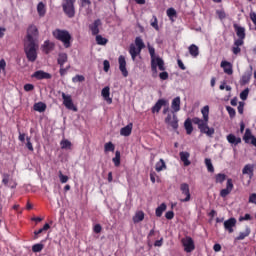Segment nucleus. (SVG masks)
<instances>
[{"mask_svg": "<svg viewBox=\"0 0 256 256\" xmlns=\"http://www.w3.org/2000/svg\"><path fill=\"white\" fill-rule=\"evenodd\" d=\"M203 119L199 117L187 118L184 122V129L187 135L193 133V124L197 125L200 133L207 135V137H213L215 135V128L209 127V105L204 106L201 109Z\"/></svg>", "mask_w": 256, "mask_h": 256, "instance_id": "nucleus-1", "label": "nucleus"}, {"mask_svg": "<svg viewBox=\"0 0 256 256\" xmlns=\"http://www.w3.org/2000/svg\"><path fill=\"white\" fill-rule=\"evenodd\" d=\"M52 35L54 39L63 43L65 49H69V47H71V41H73V37L69 31L57 28L52 32Z\"/></svg>", "mask_w": 256, "mask_h": 256, "instance_id": "nucleus-2", "label": "nucleus"}, {"mask_svg": "<svg viewBox=\"0 0 256 256\" xmlns=\"http://www.w3.org/2000/svg\"><path fill=\"white\" fill-rule=\"evenodd\" d=\"M148 51L151 57V69L153 73H157V67L159 71H165V62L160 57L155 56V48L148 44Z\"/></svg>", "mask_w": 256, "mask_h": 256, "instance_id": "nucleus-3", "label": "nucleus"}, {"mask_svg": "<svg viewBox=\"0 0 256 256\" xmlns=\"http://www.w3.org/2000/svg\"><path fill=\"white\" fill-rule=\"evenodd\" d=\"M37 49H39L38 43L24 42V53L26 59H28L30 63H35L37 61Z\"/></svg>", "mask_w": 256, "mask_h": 256, "instance_id": "nucleus-4", "label": "nucleus"}, {"mask_svg": "<svg viewBox=\"0 0 256 256\" xmlns=\"http://www.w3.org/2000/svg\"><path fill=\"white\" fill-rule=\"evenodd\" d=\"M39 39V29L34 24L28 26L24 43H37Z\"/></svg>", "mask_w": 256, "mask_h": 256, "instance_id": "nucleus-5", "label": "nucleus"}, {"mask_svg": "<svg viewBox=\"0 0 256 256\" xmlns=\"http://www.w3.org/2000/svg\"><path fill=\"white\" fill-rule=\"evenodd\" d=\"M75 3H77V0H64L62 3L63 12L69 19L75 17Z\"/></svg>", "mask_w": 256, "mask_h": 256, "instance_id": "nucleus-6", "label": "nucleus"}, {"mask_svg": "<svg viewBox=\"0 0 256 256\" xmlns=\"http://www.w3.org/2000/svg\"><path fill=\"white\" fill-rule=\"evenodd\" d=\"M180 203H189L191 201V190L189 188V184L182 183L180 184Z\"/></svg>", "mask_w": 256, "mask_h": 256, "instance_id": "nucleus-7", "label": "nucleus"}, {"mask_svg": "<svg viewBox=\"0 0 256 256\" xmlns=\"http://www.w3.org/2000/svg\"><path fill=\"white\" fill-rule=\"evenodd\" d=\"M164 122L168 127H171L173 131H177V129H179V118L177 117V114L168 113Z\"/></svg>", "mask_w": 256, "mask_h": 256, "instance_id": "nucleus-8", "label": "nucleus"}, {"mask_svg": "<svg viewBox=\"0 0 256 256\" xmlns=\"http://www.w3.org/2000/svg\"><path fill=\"white\" fill-rule=\"evenodd\" d=\"M182 245L186 253H192V251H195V241H193V238L189 236L182 239Z\"/></svg>", "mask_w": 256, "mask_h": 256, "instance_id": "nucleus-9", "label": "nucleus"}, {"mask_svg": "<svg viewBox=\"0 0 256 256\" xmlns=\"http://www.w3.org/2000/svg\"><path fill=\"white\" fill-rule=\"evenodd\" d=\"M119 70L121 71L123 77L129 76V71H127V60H125V56L120 55L118 58Z\"/></svg>", "mask_w": 256, "mask_h": 256, "instance_id": "nucleus-10", "label": "nucleus"}, {"mask_svg": "<svg viewBox=\"0 0 256 256\" xmlns=\"http://www.w3.org/2000/svg\"><path fill=\"white\" fill-rule=\"evenodd\" d=\"M233 179L228 178L227 179V183H226V188L222 189L220 191V197H222L223 199H225V197H227V195L231 194V191H233Z\"/></svg>", "mask_w": 256, "mask_h": 256, "instance_id": "nucleus-11", "label": "nucleus"}, {"mask_svg": "<svg viewBox=\"0 0 256 256\" xmlns=\"http://www.w3.org/2000/svg\"><path fill=\"white\" fill-rule=\"evenodd\" d=\"M51 77V74L43 70H38L32 74V78L37 79L38 81H41L43 79H51Z\"/></svg>", "mask_w": 256, "mask_h": 256, "instance_id": "nucleus-12", "label": "nucleus"}, {"mask_svg": "<svg viewBox=\"0 0 256 256\" xmlns=\"http://www.w3.org/2000/svg\"><path fill=\"white\" fill-rule=\"evenodd\" d=\"M165 105H167V100L165 99H159L155 105L151 108V112L153 114L155 113H159L161 111V109H163V107H165Z\"/></svg>", "mask_w": 256, "mask_h": 256, "instance_id": "nucleus-13", "label": "nucleus"}, {"mask_svg": "<svg viewBox=\"0 0 256 256\" xmlns=\"http://www.w3.org/2000/svg\"><path fill=\"white\" fill-rule=\"evenodd\" d=\"M171 113L172 114H176L179 113V111H181V98L180 97H176L172 100V104H171Z\"/></svg>", "mask_w": 256, "mask_h": 256, "instance_id": "nucleus-14", "label": "nucleus"}, {"mask_svg": "<svg viewBox=\"0 0 256 256\" xmlns=\"http://www.w3.org/2000/svg\"><path fill=\"white\" fill-rule=\"evenodd\" d=\"M220 67L223 69L226 75H233V64L229 61H222Z\"/></svg>", "mask_w": 256, "mask_h": 256, "instance_id": "nucleus-15", "label": "nucleus"}, {"mask_svg": "<svg viewBox=\"0 0 256 256\" xmlns=\"http://www.w3.org/2000/svg\"><path fill=\"white\" fill-rule=\"evenodd\" d=\"M235 225H237V219L229 218L224 222V229L229 233H233V227H235Z\"/></svg>", "mask_w": 256, "mask_h": 256, "instance_id": "nucleus-16", "label": "nucleus"}, {"mask_svg": "<svg viewBox=\"0 0 256 256\" xmlns=\"http://www.w3.org/2000/svg\"><path fill=\"white\" fill-rule=\"evenodd\" d=\"M99 27H101V19H96L92 24L89 25L92 35H99Z\"/></svg>", "mask_w": 256, "mask_h": 256, "instance_id": "nucleus-17", "label": "nucleus"}, {"mask_svg": "<svg viewBox=\"0 0 256 256\" xmlns=\"http://www.w3.org/2000/svg\"><path fill=\"white\" fill-rule=\"evenodd\" d=\"M62 99L66 109H73V99L71 95H66L65 92H62Z\"/></svg>", "mask_w": 256, "mask_h": 256, "instance_id": "nucleus-18", "label": "nucleus"}, {"mask_svg": "<svg viewBox=\"0 0 256 256\" xmlns=\"http://www.w3.org/2000/svg\"><path fill=\"white\" fill-rule=\"evenodd\" d=\"M53 49H55V43L46 40L44 42V44L42 45V51L46 54L49 55V53H51V51H53Z\"/></svg>", "mask_w": 256, "mask_h": 256, "instance_id": "nucleus-19", "label": "nucleus"}, {"mask_svg": "<svg viewBox=\"0 0 256 256\" xmlns=\"http://www.w3.org/2000/svg\"><path fill=\"white\" fill-rule=\"evenodd\" d=\"M101 94L105 101L108 103V105H111V103H113V99L110 97L111 92L109 86L104 87Z\"/></svg>", "mask_w": 256, "mask_h": 256, "instance_id": "nucleus-20", "label": "nucleus"}, {"mask_svg": "<svg viewBox=\"0 0 256 256\" xmlns=\"http://www.w3.org/2000/svg\"><path fill=\"white\" fill-rule=\"evenodd\" d=\"M234 31L236 32V35L239 39H245V28L242 26H239L238 24L233 25Z\"/></svg>", "mask_w": 256, "mask_h": 256, "instance_id": "nucleus-21", "label": "nucleus"}, {"mask_svg": "<svg viewBox=\"0 0 256 256\" xmlns=\"http://www.w3.org/2000/svg\"><path fill=\"white\" fill-rule=\"evenodd\" d=\"M132 131H133V124L130 123L127 126L121 128L120 135H122V137H129V135H131Z\"/></svg>", "mask_w": 256, "mask_h": 256, "instance_id": "nucleus-22", "label": "nucleus"}, {"mask_svg": "<svg viewBox=\"0 0 256 256\" xmlns=\"http://www.w3.org/2000/svg\"><path fill=\"white\" fill-rule=\"evenodd\" d=\"M226 139H227L228 143H230V145L237 146V145H239V143H241V138L235 136L234 134L227 135Z\"/></svg>", "mask_w": 256, "mask_h": 256, "instance_id": "nucleus-23", "label": "nucleus"}, {"mask_svg": "<svg viewBox=\"0 0 256 256\" xmlns=\"http://www.w3.org/2000/svg\"><path fill=\"white\" fill-rule=\"evenodd\" d=\"M252 76H253L252 71L245 72L240 80V85H247L251 81Z\"/></svg>", "mask_w": 256, "mask_h": 256, "instance_id": "nucleus-24", "label": "nucleus"}, {"mask_svg": "<svg viewBox=\"0 0 256 256\" xmlns=\"http://www.w3.org/2000/svg\"><path fill=\"white\" fill-rule=\"evenodd\" d=\"M179 155L181 161L184 163V166L189 167V165H191V161H189V157H191V155L189 152H180Z\"/></svg>", "mask_w": 256, "mask_h": 256, "instance_id": "nucleus-25", "label": "nucleus"}, {"mask_svg": "<svg viewBox=\"0 0 256 256\" xmlns=\"http://www.w3.org/2000/svg\"><path fill=\"white\" fill-rule=\"evenodd\" d=\"M254 166L253 164H246L242 169L243 175H249L250 179L253 177Z\"/></svg>", "mask_w": 256, "mask_h": 256, "instance_id": "nucleus-26", "label": "nucleus"}, {"mask_svg": "<svg viewBox=\"0 0 256 256\" xmlns=\"http://www.w3.org/2000/svg\"><path fill=\"white\" fill-rule=\"evenodd\" d=\"M188 51H189V54L191 55V57H194V58L199 57V47L197 45L191 44L188 47Z\"/></svg>", "mask_w": 256, "mask_h": 256, "instance_id": "nucleus-27", "label": "nucleus"}, {"mask_svg": "<svg viewBox=\"0 0 256 256\" xmlns=\"http://www.w3.org/2000/svg\"><path fill=\"white\" fill-rule=\"evenodd\" d=\"M129 53L132 57V61H135V59H137V56L141 55V52H139V49L135 47L134 44L130 45Z\"/></svg>", "mask_w": 256, "mask_h": 256, "instance_id": "nucleus-28", "label": "nucleus"}, {"mask_svg": "<svg viewBox=\"0 0 256 256\" xmlns=\"http://www.w3.org/2000/svg\"><path fill=\"white\" fill-rule=\"evenodd\" d=\"M68 59L67 53H59L57 63L60 67H63L65 63H67Z\"/></svg>", "mask_w": 256, "mask_h": 256, "instance_id": "nucleus-29", "label": "nucleus"}, {"mask_svg": "<svg viewBox=\"0 0 256 256\" xmlns=\"http://www.w3.org/2000/svg\"><path fill=\"white\" fill-rule=\"evenodd\" d=\"M155 169H156L157 173H161V171H165V169H167V164L165 163V160H163V158H161L156 163Z\"/></svg>", "mask_w": 256, "mask_h": 256, "instance_id": "nucleus-30", "label": "nucleus"}, {"mask_svg": "<svg viewBox=\"0 0 256 256\" xmlns=\"http://www.w3.org/2000/svg\"><path fill=\"white\" fill-rule=\"evenodd\" d=\"M47 109V104L43 102H38L34 104V111H38V113H44Z\"/></svg>", "mask_w": 256, "mask_h": 256, "instance_id": "nucleus-31", "label": "nucleus"}, {"mask_svg": "<svg viewBox=\"0 0 256 256\" xmlns=\"http://www.w3.org/2000/svg\"><path fill=\"white\" fill-rule=\"evenodd\" d=\"M135 45L138 49V52L143 51V49H145V42H143V38H141L140 36L135 38Z\"/></svg>", "mask_w": 256, "mask_h": 256, "instance_id": "nucleus-32", "label": "nucleus"}, {"mask_svg": "<svg viewBox=\"0 0 256 256\" xmlns=\"http://www.w3.org/2000/svg\"><path fill=\"white\" fill-rule=\"evenodd\" d=\"M164 211H167V204L162 203L160 206L156 208V211H155L156 217H162Z\"/></svg>", "mask_w": 256, "mask_h": 256, "instance_id": "nucleus-33", "label": "nucleus"}, {"mask_svg": "<svg viewBox=\"0 0 256 256\" xmlns=\"http://www.w3.org/2000/svg\"><path fill=\"white\" fill-rule=\"evenodd\" d=\"M145 219V212L144 211H138L136 212L135 216L133 217L134 223H141Z\"/></svg>", "mask_w": 256, "mask_h": 256, "instance_id": "nucleus-34", "label": "nucleus"}, {"mask_svg": "<svg viewBox=\"0 0 256 256\" xmlns=\"http://www.w3.org/2000/svg\"><path fill=\"white\" fill-rule=\"evenodd\" d=\"M37 12L40 17H45V13H47V11L45 10V4H43V2H40L37 5Z\"/></svg>", "mask_w": 256, "mask_h": 256, "instance_id": "nucleus-35", "label": "nucleus"}, {"mask_svg": "<svg viewBox=\"0 0 256 256\" xmlns=\"http://www.w3.org/2000/svg\"><path fill=\"white\" fill-rule=\"evenodd\" d=\"M254 137L255 136H253V134L251 133V129L247 128L243 136V140L245 141V143H249V141H251Z\"/></svg>", "mask_w": 256, "mask_h": 256, "instance_id": "nucleus-36", "label": "nucleus"}, {"mask_svg": "<svg viewBox=\"0 0 256 256\" xmlns=\"http://www.w3.org/2000/svg\"><path fill=\"white\" fill-rule=\"evenodd\" d=\"M250 234H251V230L247 228L245 232L239 233V235L236 237V241H243V239H245V237H249Z\"/></svg>", "mask_w": 256, "mask_h": 256, "instance_id": "nucleus-37", "label": "nucleus"}, {"mask_svg": "<svg viewBox=\"0 0 256 256\" xmlns=\"http://www.w3.org/2000/svg\"><path fill=\"white\" fill-rule=\"evenodd\" d=\"M72 146L73 144L68 139H63L60 142L61 149H71Z\"/></svg>", "mask_w": 256, "mask_h": 256, "instance_id": "nucleus-38", "label": "nucleus"}, {"mask_svg": "<svg viewBox=\"0 0 256 256\" xmlns=\"http://www.w3.org/2000/svg\"><path fill=\"white\" fill-rule=\"evenodd\" d=\"M104 151L105 153H113V151H115V144L113 142H107L105 145H104Z\"/></svg>", "mask_w": 256, "mask_h": 256, "instance_id": "nucleus-39", "label": "nucleus"}, {"mask_svg": "<svg viewBox=\"0 0 256 256\" xmlns=\"http://www.w3.org/2000/svg\"><path fill=\"white\" fill-rule=\"evenodd\" d=\"M115 167H119L121 165V152L116 151L115 152V157L112 159Z\"/></svg>", "mask_w": 256, "mask_h": 256, "instance_id": "nucleus-40", "label": "nucleus"}, {"mask_svg": "<svg viewBox=\"0 0 256 256\" xmlns=\"http://www.w3.org/2000/svg\"><path fill=\"white\" fill-rule=\"evenodd\" d=\"M42 249H45V245L43 243H37L32 246L33 253H41Z\"/></svg>", "mask_w": 256, "mask_h": 256, "instance_id": "nucleus-41", "label": "nucleus"}, {"mask_svg": "<svg viewBox=\"0 0 256 256\" xmlns=\"http://www.w3.org/2000/svg\"><path fill=\"white\" fill-rule=\"evenodd\" d=\"M109 40L107 38H103V36L97 34L96 35V43L97 45H107Z\"/></svg>", "mask_w": 256, "mask_h": 256, "instance_id": "nucleus-42", "label": "nucleus"}, {"mask_svg": "<svg viewBox=\"0 0 256 256\" xmlns=\"http://www.w3.org/2000/svg\"><path fill=\"white\" fill-rule=\"evenodd\" d=\"M151 27L155 29L156 31H159V21L157 20V16L153 15L151 21H150Z\"/></svg>", "mask_w": 256, "mask_h": 256, "instance_id": "nucleus-43", "label": "nucleus"}, {"mask_svg": "<svg viewBox=\"0 0 256 256\" xmlns=\"http://www.w3.org/2000/svg\"><path fill=\"white\" fill-rule=\"evenodd\" d=\"M205 165H206L209 173H215V168L213 167V163L211 162V159L206 158Z\"/></svg>", "mask_w": 256, "mask_h": 256, "instance_id": "nucleus-44", "label": "nucleus"}, {"mask_svg": "<svg viewBox=\"0 0 256 256\" xmlns=\"http://www.w3.org/2000/svg\"><path fill=\"white\" fill-rule=\"evenodd\" d=\"M9 179H11V175L9 173L2 174V183L5 187H9Z\"/></svg>", "mask_w": 256, "mask_h": 256, "instance_id": "nucleus-45", "label": "nucleus"}, {"mask_svg": "<svg viewBox=\"0 0 256 256\" xmlns=\"http://www.w3.org/2000/svg\"><path fill=\"white\" fill-rule=\"evenodd\" d=\"M227 179V175L219 173L215 176V182L216 183H223Z\"/></svg>", "mask_w": 256, "mask_h": 256, "instance_id": "nucleus-46", "label": "nucleus"}, {"mask_svg": "<svg viewBox=\"0 0 256 256\" xmlns=\"http://www.w3.org/2000/svg\"><path fill=\"white\" fill-rule=\"evenodd\" d=\"M226 111L228 112L230 119L235 118V115H237V112L231 106H226Z\"/></svg>", "mask_w": 256, "mask_h": 256, "instance_id": "nucleus-47", "label": "nucleus"}, {"mask_svg": "<svg viewBox=\"0 0 256 256\" xmlns=\"http://www.w3.org/2000/svg\"><path fill=\"white\" fill-rule=\"evenodd\" d=\"M85 81V76L83 75H76L72 78L73 83H83Z\"/></svg>", "mask_w": 256, "mask_h": 256, "instance_id": "nucleus-48", "label": "nucleus"}, {"mask_svg": "<svg viewBox=\"0 0 256 256\" xmlns=\"http://www.w3.org/2000/svg\"><path fill=\"white\" fill-rule=\"evenodd\" d=\"M247 97H249V88L244 89L240 93V99H242V101H247Z\"/></svg>", "mask_w": 256, "mask_h": 256, "instance_id": "nucleus-49", "label": "nucleus"}, {"mask_svg": "<svg viewBox=\"0 0 256 256\" xmlns=\"http://www.w3.org/2000/svg\"><path fill=\"white\" fill-rule=\"evenodd\" d=\"M58 177L61 183H67V181H69V176L63 175L62 171L58 172Z\"/></svg>", "mask_w": 256, "mask_h": 256, "instance_id": "nucleus-50", "label": "nucleus"}, {"mask_svg": "<svg viewBox=\"0 0 256 256\" xmlns=\"http://www.w3.org/2000/svg\"><path fill=\"white\" fill-rule=\"evenodd\" d=\"M6 69H7V62L5 61V59H1L0 60V75H1V71H2V73H6Z\"/></svg>", "mask_w": 256, "mask_h": 256, "instance_id": "nucleus-51", "label": "nucleus"}, {"mask_svg": "<svg viewBox=\"0 0 256 256\" xmlns=\"http://www.w3.org/2000/svg\"><path fill=\"white\" fill-rule=\"evenodd\" d=\"M26 141V147L28 151H35V149L33 148V143H31V137H26Z\"/></svg>", "mask_w": 256, "mask_h": 256, "instance_id": "nucleus-52", "label": "nucleus"}, {"mask_svg": "<svg viewBox=\"0 0 256 256\" xmlns=\"http://www.w3.org/2000/svg\"><path fill=\"white\" fill-rule=\"evenodd\" d=\"M166 13L170 19L171 17H175V15H177V11L175 10V8H168Z\"/></svg>", "mask_w": 256, "mask_h": 256, "instance_id": "nucleus-53", "label": "nucleus"}, {"mask_svg": "<svg viewBox=\"0 0 256 256\" xmlns=\"http://www.w3.org/2000/svg\"><path fill=\"white\" fill-rule=\"evenodd\" d=\"M71 66H67L66 68L64 66H60L59 73L61 77H64V75H67V71H69Z\"/></svg>", "mask_w": 256, "mask_h": 256, "instance_id": "nucleus-54", "label": "nucleus"}, {"mask_svg": "<svg viewBox=\"0 0 256 256\" xmlns=\"http://www.w3.org/2000/svg\"><path fill=\"white\" fill-rule=\"evenodd\" d=\"M159 78L162 80V81H167V79H169V73L164 71V72H161L159 74Z\"/></svg>", "mask_w": 256, "mask_h": 256, "instance_id": "nucleus-55", "label": "nucleus"}, {"mask_svg": "<svg viewBox=\"0 0 256 256\" xmlns=\"http://www.w3.org/2000/svg\"><path fill=\"white\" fill-rule=\"evenodd\" d=\"M245 38H238L234 41V46L241 47L245 43Z\"/></svg>", "mask_w": 256, "mask_h": 256, "instance_id": "nucleus-56", "label": "nucleus"}, {"mask_svg": "<svg viewBox=\"0 0 256 256\" xmlns=\"http://www.w3.org/2000/svg\"><path fill=\"white\" fill-rule=\"evenodd\" d=\"M245 109V102H239V105H238V113L240 115H243V111Z\"/></svg>", "mask_w": 256, "mask_h": 256, "instance_id": "nucleus-57", "label": "nucleus"}, {"mask_svg": "<svg viewBox=\"0 0 256 256\" xmlns=\"http://www.w3.org/2000/svg\"><path fill=\"white\" fill-rule=\"evenodd\" d=\"M248 203H253L254 205H256V193L250 194Z\"/></svg>", "mask_w": 256, "mask_h": 256, "instance_id": "nucleus-58", "label": "nucleus"}, {"mask_svg": "<svg viewBox=\"0 0 256 256\" xmlns=\"http://www.w3.org/2000/svg\"><path fill=\"white\" fill-rule=\"evenodd\" d=\"M165 217H166V219H168L169 221H171V219H173V218L175 217V212H173V211H168V212H166Z\"/></svg>", "mask_w": 256, "mask_h": 256, "instance_id": "nucleus-59", "label": "nucleus"}, {"mask_svg": "<svg viewBox=\"0 0 256 256\" xmlns=\"http://www.w3.org/2000/svg\"><path fill=\"white\" fill-rule=\"evenodd\" d=\"M103 65H104V71L105 73H107L111 68V64L109 63V60H104Z\"/></svg>", "mask_w": 256, "mask_h": 256, "instance_id": "nucleus-60", "label": "nucleus"}, {"mask_svg": "<svg viewBox=\"0 0 256 256\" xmlns=\"http://www.w3.org/2000/svg\"><path fill=\"white\" fill-rule=\"evenodd\" d=\"M250 19L252 21V23L255 26V31H256V13L255 12H250Z\"/></svg>", "mask_w": 256, "mask_h": 256, "instance_id": "nucleus-61", "label": "nucleus"}, {"mask_svg": "<svg viewBox=\"0 0 256 256\" xmlns=\"http://www.w3.org/2000/svg\"><path fill=\"white\" fill-rule=\"evenodd\" d=\"M232 53H233L234 55H239V53H241V48H240V46H233V47H232Z\"/></svg>", "mask_w": 256, "mask_h": 256, "instance_id": "nucleus-62", "label": "nucleus"}, {"mask_svg": "<svg viewBox=\"0 0 256 256\" xmlns=\"http://www.w3.org/2000/svg\"><path fill=\"white\" fill-rule=\"evenodd\" d=\"M33 89H35V86L33 84H25L24 85V91H33Z\"/></svg>", "mask_w": 256, "mask_h": 256, "instance_id": "nucleus-63", "label": "nucleus"}, {"mask_svg": "<svg viewBox=\"0 0 256 256\" xmlns=\"http://www.w3.org/2000/svg\"><path fill=\"white\" fill-rule=\"evenodd\" d=\"M102 230L103 228L100 226V224H96L94 226V233H101Z\"/></svg>", "mask_w": 256, "mask_h": 256, "instance_id": "nucleus-64", "label": "nucleus"}]
</instances>
